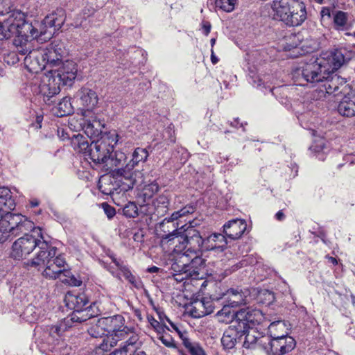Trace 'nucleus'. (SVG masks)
Here are the masks:
<instances>
[{"label":"nucleus","mask_w":355,"mask_h":355,"mask_svg":"<svg viewBox=\"0 0 355 355\" xmlns=\"http://www.w3.org/2000/svg\"><path fill=\"white\" fill-rule=\"evenodd\" d=\"M6 60L8 64L14 65L19 62V58L18 57V55L15 53H10L8 55V56L6 58Z\"/></svg>","instance_id":"nucleus-60"},{"label":"nucleus","mask_w":355,"mask_h":355,"mask_svg":"<svg viewBox=\"0 0 355 355\" xmlns=\"http://www.w3.org/2000/svg\"><path fill=\"white\" fill-rule=\"evenodd\" d=\"M60 85L48 72L41 79L38 86V94L43 98L46 104L51 105L54 102L53 98L60 92Z\"/></svg>","instance_id":"nucleus-13"},{"label":"nucleus","mask_w":355,"mask_h":355,"mask_svg":"<svg viewBox=\"0 0 355 355\" xmlns=\"http://www.w3.org/2000/svg\"><path fill=\"white\" fill-rule=\"evenodd\" d=\"M119 175L114 178L113 185L116 187L118 196L123 195L125 192L131 190L135 184V179L132 176L130 172L117 173Z\"/></svg>","instance_id":"nucleus-22"},{"label":"nucleus","mask_w":355,"mask_h":355,"mask_svg":"<svg viewBox=\"0 0 355 355\" xmlns=\"http://www.w3.org/2000/svg\"><path fill=\"white\" fill-rule=\"evenodd\" d=\"M181 234L179 236L184 239V241L180 242L179 244H189L191 242L196 243L197 244H203L204 240L200 235V233L196 230L193 229L192 226L188 227L187 229H184L183 231L180 230Z\"/></svg>","instance_id":"nucleus-35"},{"label":"nucleus","mask_w":355,"mask_h":355,"mask_svg":"<svg viewBox=\"0 0 355 355\" xmlns=\"http://www.w3.org/2000/svg\"><path fill=\"white\" fill-rule=\"evenodd\" d=\"M100 318L98 320L95 325L92 326L88 329V334L93 338H103L104 336L107 337L106 331L103 327L100 326Z\"/></svg>","instance_id":"nucleus-50"},{"label":"nucleus","mask_w":355,"mask_h":355,"mask_svg":"<svg viewBox=\"0 0 355 355\" xmlns=\"http://www.w3.org/2000/svg\"><path fill=\"white\" fill-rule=\"evenodd\" d=\"M58 278L63 284L71 286H80L82 284L80 279L76 277L70 270L66 268L62 269L60 277Z\"/></svg>","instance_id":"nucleus-41"},{"label":"nucleus","mask_w":355,"mask_h":355,"mask_svg":"<svg viewBox=\"0 0 355 355\" xmlns=\"http://www.w3.org/2000/svg\"><path fill=\"white\" fill-rule=\"evenodd\" d=\"M100 324L107 333V338H103L98 346L102 351L110 350L119 340L124 339L130 331L129 327L125 325V318L121 315L101 318Z\"/></svg>","instance_id":"nucleus-3"},{"label":"nucleus","mask_w":355,"mask_h":355,"mask_svg":"<svg viewBox=\"0 0 355 355\" xmlns=\"http://www.w3.org/2000/svg\"><path fill=\"white\" fill-rule=\"evenodd\" d=\"M324 87L325 92L329 95L343 96L338 105L340 115L345 117L355 116V87L352 83L338 75H334Z\"/></svg>","instance_id":"nucleus-2"},{"label":"nucleus","mask_w":355,"mask_h":355,"mask_svg":"<svg viewBox=\"0 0 355 355\" xmlns=\"http://www.w3.org/2000/svg\"><path fill=\"white\" fill-rule=\"evenodd\" d=\"M249 295L250 291L248 288L236 286L219 293L218 296L216 297V299H223L232 307H237L246 304V298Z\"/></svg>","instance_id":"nucleus-15"},{"label":"nucleus","mask_w":355,"mask_h":355,"mask_svg":"<svg viewBox=\"0 0 355 355\" xmlns=\"http://www.w3.org/2000/svg\"><path fill=\"white\" fill-rule=\"evenodd\" d=\"M123 215L128 218H135L138 216V208L135 202H128L123 208Z\"/></svg>","instance_id":"nucleus-51"},{"label":"nucleus","mask_w":355,"mask_h":355,"mask_svg":"<svg viewBox=\"0 0 355 355\" xmlns=\"http://www.w3.org/2000/svg\"><path fill=\"white\" fill-rule=\"evenodd\" d=\"M306 19V10L305 4L302 1H297L291 6V9L286 20V26H298Z\"/></svg>","instance_id":"nucleus-19"},{"label":"nucleus","mask_w":355,"mask_h":355,"mask_svg":"<svg viewBox=\"0 0 355 355\" xmlns=\"http://www.w3.org/2000/svg\"><path fill=\"white\" fill-rule=\"evenodd\" d=\"M184 248V252H180L178 253V260L183 263V266L188 264L189 272L186 275V277H191L192 279H201L199 273V268L205 265V259L202 258V250L200 249V245H195L194 247H190L187 248V245H182ZM203 247V245H201Z\"/></svg>","instance_id":"nucleus-7"},{"label":"nucleus","mask_w":355,"mask_h":355,"mask_svg":"<svg viewBox=\"0 0 355 355\" xmlns=\"http://www.w3.org/2000/svg\"><path fill=\"white\" fill-rule=\"evenodd\" d=\"M27 226L31 229L29 232H24V241L32 243L33 244H40L42 241L44 244H49L43 239L42 230L39 227H34L33 223L28 220L26 216H24V227Z\"/></svg>","instance_id":"nucleus-24"},{"label":"nucleus","mask_w":355,"mask_h":355,"mask_svg":"<svg viewBox=\"0 0 355 355\" xmlns=\"http://www.w3.org/2000/svg\"><path fill=\"white\" fill-rule=\"evenodd\" d=\"M22 12L21 10L12 12L7 19L0 18V35L2 38L14 37L13 44L22 46Z\"/></svg>","instance_id":"nucleus-6"},{"label":"nucleus","mask_w":355,"mask_h":355,"mask_svg":"<svg viewBox=\"0 0 355 355\" xmlns=\"http://www.w3.org/2000/svg\"><path fill=\"white\" fill-rule=\"evenodd\" d=\"M5 218L0 222L1 227H7L9 233L18 235L17 231L21 229L22 215L7 211L5 212Z\"/></svg>","instance_id":"nucleus-23"},{"label":"nucleus","mask_w":355,"mask_h":355,"mask_svg":"<svg viewBox=\"0 0 355 355\" xmlns=\"http://www.w3.org/2000/svg\"><path fill=\"white\" fill-rule=\"evenodd\" d=\"M9 232L7 227H1L0 225V243L6 241V238L8 236Z\"/></svg>","instance_id":"nucleus-62"},{"label":"nucleus","mask_w":355,"mask_h":355,"mask_svg":"<svg viewBox=\"0 0 355 355\" xmlns=\"http://www.w3.org/2000/svg\"><path fill=\"white\" fill-rule=\"evenodd\" d=\"M159 189V186L155 182H153L146 185L144 187L142 193V196L144 197V202H146V200H150L155 193L158 192Z\"/></svg>","instance_id":"nucleus-48"},{"label":"nucleus","mask_w":355,"mask_h":355,"mask_svg":"<svg viewBox=\"0 0 355 355\" xmlns=\"http://www.w3.org/2000/svg\"><path fill=\"white\" fill-rule=\"evenodd\" d=\"M64 302L67 308L73 311L71 315L76 316L89 304V297L85 293L73 294L71 292L66 294Z\"/></svg>","instance_id":"nucleus-18"},{"label":"nucleus","mask_w":355,"mask_h":355,"mask_svg":"<svg viewBox=\"0 0 355 355\" xmlns=\"http://www.w3.org/2000/svg\"><path fill=\"white\" fill-rule=\"evenodd\" d=\"M247 224L244 220L236 218L229 220L223 225V233H214L207 238L209 243L225 242L227 243V239L235 241L239 239L246 230Z\"/></svg>","instance_id":"nucleus-8"},{"label":"nucleus","mask_w":355,"mask_h":355,"mask_svg":"<svg viewBox=\"0 0 355 355\" xmlns=\"http://www.w3.org/2000/svg\"><path fill=\"white\" fill-rule=\"evenodd\" d=\"M116 142L117 140L107 135L92 141L86 159H89L95 166L103 167L107 158L113 153Z\"/></svg>","instance_id":"nucleus-5"},{"label":"nucleus","mask_w":355,"mask_h":355,"mask_svg":"<svg viewBox=\"0 0 355 355\" xmlns=\"http://www.w3.org/2000/svg\"><path fill=\"white\" fill-rule=\"evenodd\" d=\"M214 310V306L212 302L203 298L200 301L195 302L190 312L192 317L200 318L212 313Z\"/></svg>","instance_id":"nucleus-29"},{"label":"nucleus","mask_w":355,"mask_h":355,"mask_svg":"<svg viewBox=\"0 0 355 355\" xmlns=\"http://www.w3.org/2000/svg\"><path fill=\"white\" fill-rule=\"evenodd\" d=\"M113 178L103 177L98 182L99 191L105 195H110L112 198L116 195L118 196L116 188L113 185Z\"/></svg>","instance_id":"nucleus-38"},{"label":"nucleus","mask_w":355,"mask_h":355,"mask_svg":"<svg viewBox=\"0 0 355 355\" xmlns=\"http://www.w3.org/2000/svg\"><path fill=\"white\" fill-rule=\"evenodd\" d=\"M53 110L55 114L59 117L72 114L73 111L70 98L64 97L54 107Z\"/></svg>","instance_id":"nucleus-39"},{"label":"nucleus","mask_w":355,"mask_h":355,"mask_svg":"<svg viewBox=\"0 0 355 355\" xmlns=\"http://www.w3.org/2000/svg\"><path fill=\"white\" fill-rule=\"evenodd\" d=\"M66 14L63 8H57L44 17L40 24V34L44 39H50L60 30L65 22Z\"/></svg>","instance_id":"nucleus-9"},{"label":"nucleus","mask_w":355,"mask_h":355,"mask_svg":"<svg viewBox=\"0 0 355 355\" xmlns=\"http://www.w3.org/2000/svg\"><path fill=\"white\" fill-rule=\"evenodd\" d=\"M148 155V152L146 148H136L132 155V159L125 165L126 168L128 171H132L140 162H145Z\"/></svg>","instance_id":"nucleus-36"},{"label":"nucleus","mask_w":355,"mask_h":355,"mask_svg":"<svg viewBox=\"0 0 355 355\" xmlns=\"http://www.w3.org/2000/svg\"><path fill=\"white\" fill-rule=\"evenodd\" d=\"M275 300V296L274 292L268 289H261L259 291L257 296L258 303L267 306L272 304Z\"/></svg>","instance_id":"nucleus-42"},{"label":"nucleus","mask_w":355,"mask_h":355,"mask_svg":"<svg viewBox=\"0 0 355 355\" xmlns=\"http://www.w3.org/2000/svg\"><path fill=\"white\" fill-rule=\"evenodd\" d=\"M191 355H206L204 349L198 343L187 350Z\"/></svg>","instance_id":"nucleus-58"},{"label":"nucleus","mask_w":355,"mask_h":355,"mask_svg":"<svg viewBox=\"0 0 355 355\" xmlns=\"http://www.w3.org/2000/svg\"><path fill=\"white\" fill-rule=\"evenodd\" d=\"M250 83L257 87H260L263 85L262 80L259 76H251Z\"/></svg>","instance_id":"nucleus-61"},{"label":"nucleus","mask_w":355,"mask_h":355,"mask_svg":"<svg viewBox=\"0 0 355 355\" xmlns=\"http://www.w3.org/2000/svg\"><path fill=\"white\" fill-rule=\"evenodd\" d=\"M129 332L125 335V338L128 337V340L124 342V345L120 347V349L125 354L130 351L134 350L135 345L139 340V336L134 331V328L129 327Z\"/></svg>","instance_id":"nucleus-40"},{"label":"nucleus","mask_w":355,"mask_h":355,"mask_svg":"<svg viewBox=\"0 0 355 355\" xmlns=\"http://www.w3.org/2000/svg\"><path fill=\"white\" fill-rule=\"evenodd\" d=\"M44 119L43 111L37 108L30 110L26 118V132L29 138L38 139L41 135L39 130L42 128V123Z\"/></svg>","instance_id":"nucleus-16"},{"label":"nucleus","mask_w":355,"mask_h":355,"mask_svg":"<svg viewBox=\"0 0 355 355\" xmlns=\"http://www.w3.org/2000/svg\"><path fill=\"white\" fill-rule=\"evenodd\" d=\"M179 337L182 341L183 345L185 347V348L188 350L189 347H191L193 345H194L196 343H192L189 338L187 336V332L185 331H182L180 329V333L178 334Z\"/></svg>","instance_id":"nucleus-55"},{"label":"nucleus","mask_w":355,"mask_h":355,"mask_svg":"<svg viewBox=\"0 0 355 355\" xmlns=\"http://www.w3.org/2000/svg\"><path fill=\"white\" fill-rule=\"evenodd\" d=\"M223 306L221 310L218 311L217 313L218 315H224L227 319L230 320L233 324H236V316L235 314L238 313V311H235L234 310H231L232 308L229 304L223 302Z\"/></svg>","instance_id":"nucleus-47"},{"label":"nucleus","mask_w":355,"mask_h":355,"mask_svg":"<svg viewBox=\"0 0 355 355\" xmlns=\"http://www.w3.org/2000/svg\"><path fill=\"white\" fill-rule=\"evenodd\" d=\"M202 32L205 35H208L211 31V25L210 22L204 21L202 24Z\"/></svg>","instance_id":"nucleus-63"},{"label":"nucleus","mask_w":355,"mask_h":355,"mask_svg":"<svg viewBox=\"0 0 355 355\" xmlns=\"http://www.w3.org/2000/svg\"><path fill=\"white\" fill-rule=\"evenodd\" d=\"M195 211L196 206L187 205L181 209L174 211L170 217L165 218L156 225V234L162 239H168L169 241L175 237H179L181 234L180 230L184 229L185 225H182L179 228V223L175 220L188 214H193Z\"/></svg>","instance_id":"nucleus-4"},{"label":"nucleus","mask_w":355,"mask_h":355,"mask_svg":"<svg viewBox=\"0 0 355 355\" xmlns=\"http://www.w3.org/2000/svg\"><path fill=\"white\" fill-rule=\"evenodd\" d=\"M236 0H216L217 8L225 12H231L234 9Z\"/></svg>","instance_id":"nucleus-54"},{"label":"nucleus","mask_w":355,"mask_h":355,"mask_svg":"<svg viewBox=\"0 0 355 355\" xmlns=\"http://www.w3.org/2000/svg\"><path fill=\"white\" fill-rule=\"evenodd\" d=\"M50 261L53 264H55L57 268H65V265L67 264L65 259L62 254H59L57 257L55 256Z\"/></svg>","instance_id":"nucleus-56"},{"label":"nucleus","mask_w":355,"mask_h":355,"mask_svg":"<svg viewBox=\"0 0 355 355\" xmlns=\"http://www.w3.org/2000/svg\"><path fill=\"white\" fill-rule=\"evenodd\" d=\"M48 246L46 245V247L42 248L37 254V257L31 261H28L26 265L27 266H43L45 267L47 265V262L50 261L56 254L55 247L48 248Z\"/></svg>","instance_id":"nucleus-25"},{"label":"nucleus","mask_w":355,"mask_h":355,"mask_svg":"<svg viewBox=\"0 0 355 355\" xmlns=\"http://www.w3.org/2000/svg\"><path fill=\"white\" fill-rule=\"evenodd\" d=\"M102 207L103 208L105 214H106L109 219L112 218L115 216L116 211L113 207L110 206L107 202H103L102 204Z\"/></svg>","instance_id":"nucleus-59"},{"label":"nucleus","mask_w":355,"mask_h":355,"mask_svg":"<svg viewBox=\"0 0 355 355\" xmlns=\"http://www.w3.org/2000/svg\"><path fill=\"white\" fill-rule=\"evenodd\" d=\"M66 54V49L63 42L54 40L50 43L41 53V58L46 65V68L53 69L59 66Z\"/></svg>","instance_id":"nucleus-11"},{"label":"nucleus","mask_w":355,"mask_h":355,"mask_svg":"<svg viewBox=\"0 0 355 355\" xmlns=\"http://www.w3.org/2000/svg\"><path fill=\"white\" fill-rule=\"evenodd\" d=\"M100 249L112 259L113 263H114L118 268L121 267V265L120 264L119 261L114 257V253L111 252L110 249L107 248L105 245H100Z\"/></svg>","instance_id":"nucleus-57"},{"label":"nucleus","mask_w":355,"mask_h":355,"mask_svg":"<svg viewBox=\"0 0 355 355\" xmlns=\"http://www.w3.org/2000/svg\"><path fill=\"white\" fill-rule=\"evenodd\" d=\"M81 105L87 111H92L98 104V97L95 91L87 87H82L79 92Z\"/></svg>","instance_id":"nucleus-28"},{"label":"nucleus","mask_w":355,"mask_h":355,"mask_svg":"<svg viewBox=\"0 0 355 355\" xmlns=\"http://www.w3.org/2000/svg\"><path fill=\"white\" fill-rule=\"evenodd\" d=\"M67 324L64 321L55 325L46 327V331L49 333V336L53 338H58L62 335L67 330Z\"/></svg>","instance_id":"nucleus-45"},{"label":"nucleus","mask_w":355,"mask_h":355,"mask_svg":"<svg viewBox=\"0 0 355 355\" xmlns=\"http://www.w3.org/2000/svg\"><path fill=\"white\" fill-rule=\"evenodd\" d=\"M182 245H175V248L173 250L171 254V257H172V260L174 262L171 265V270L174 272L173 273H184V275H187L189 272V268L188 264L183 266L182 262H180L178 259V253L180 252H184L183 248H182Z\"/></svg>","instance_id":"nucleus-37"},{"label":"nucleus","mask_w":355,"mask_h":355,"mask_svg":"<svg viewBox=\"0 0 355 355\" xmlns=\"http://www.w3.org/2000/svg\"><path fill=\"white\" fill-rule=\"evenodd\" d=\"M39 26L40 27V24L38 21L27 19L24 12V41L31 42L39 37L44 36L40 34V30H38Z\"/></svg>","instance_id":"nucleus-27"},{"label":"nucleus","mask_w":355,"mask_h":355,"mask_svg":"<svg viewBox=\"0 0 355 355\" xmlns=\"http://www.w3.org/2000/svg\"><path fill=\"white\" fill-rule=\"evenodd\" d=\"M168 331L167 329H165L163 333L158 334V338L166 347H175V340Z\"/></svg>","instance_id":"nucleus-53"},{"label":"nucleus","mask_w":355,"mask_h":355,"mask_svg":"<svg viewBox=\"0 0 355 355\" xmlns=\"http://www.w3.org/2000/svg\"><path fill=\"white\" fill-rule=\"evenodd\" d=\"M245 340L243 343V347L245 348H253L254 345H262L265 344L263 342L264 337L258 338L254 334H251L250 331L248 330L245 334Z\"/></svg>","instance_id":"nucleus-44"},{"label":"nucleus","mask_w":355,"mask_h":355,"mask_svg":"<svg viewBox=\"0 0 355 355\" xmlns=\"http://www.w3.org/2000/svg\"><path fill=\"white\" fill-rule=\"evenodd\" d=\"M268 340L267 347L264 349L270 352L274 355H284L291 352L296 346V341L288 334L283 337L273 339L266 338Z\"/></svg>","instance_id":"nucleus-14"},{"label":"nucleus","mask_w":355,"mask_h":355,"mask_svg":"<svg viewBox=\"0 0 355 355\" xmlns=\"http://www.w3.org/2000/svg\"><path fill=\"white\" fill-rule=\"evenodd\" d=\"M320 15L322 19L327 17L328 19L331 18V9L328 7H324L320 11Z\"/></svg>","instance_id":"nucleus-64"},{"label":"nucleus","mask_w":355,"mask_h":355,"mask_svg":"<svg viewBox=\"0 0 355 355\" xmlns=\"http://www.w3.org/2000/svg\"><path fill=\"white\" fill-rule=\"evenodd\" d=\"M24 67L32 74H37L46 69V65L41 58V53L35 50L31 51L24 58Z\"/></svg>","instance_id":"nucleus-20"},{"label":"nucleus","mask_w":355,"mask_h":355,"mask_svg":"<svg viewBox=\"0 0 355 355\" xmlns=\"http://www.w3.org/2000/svg\"><path fill=\"white\" fill-rule=\"evenodd\" d=\"M15 205L10 190L6 187H0V211L4 214L7 211H12Z\"/></svg>","instance_id":"nucleus-31"},{"label":"nucleus","mask_w":355,"mask_h":355,"mask_svg":"<svg viewBox=\"0 0 355 355\" xmlns=\"http://www.w3.org/2000/svg\"><path fill=\"white\" fill-rule=\"evenodd\" d=\"M243 331L237 329L236 324L230 325L227 330L225 331L221 338V343L225 349H233L238 341L244 336Z\"/></svg>","instance_id":"nucleus-21"},{"label":"nucleus","mask_w":355,"mask_h":355,"mask_svg":"<svg viewBox=\"0 0 355 355\" xmlns=\"http://www.w3.org/2000/svg\"><path fill=\"white\" fill-rule=\"evenodd\" d=\"M347 19V12L341 10L336 11L333 16V21L336 29L338 31L346 29Z\"/></svg>","instance_id":"nucleus-43"},{"label":"nucleus","mask_w":355,"mask_h":355,"mask_svg":"<svg viewBox=\"0 0 355 355\" xmlns=\"http://www.w3.org/2000/svg\"><path fill=\"white\" fill-rule=\"evenodd\" d=\"M147 319L150 326L155 329L157 334L163 333L165 329L172 331L166 324H162L161 320L157 321L153 315H148Z\"/></svg>","instance_id":"nucleus-49"},{"label":"nucleus","mask_w":355,"mask_h":355,"mask_svg":"<svg viewBox=\"0 0 355 355\" xmlns=\"http://www.w3.org/2000/svg\"><path fill=\"white\" fill-rule=\"evenodd\" d=\"M235 316L237 329L244 334L250 329L253 331L264 319L263 314L259 309H242L238 311Z\"/></svg>","instance_id":"nucleus-10"},{"label":"nucleus","mask_w":355,"mask_h":355,"mask_svg":"<svg viewBox=\"0 0 355 355\" xmlns=\"http://www.w3.org/2000/svg\"><path fill=\"white\" fill-rule=\"evenodd\" d=\"M126 159L127 157L124 153L121 151H113L107 158L102 168L107 172L113 171H116V173L130 172V171H128L125 167V165L128 164Z\"/></svg>","instance_id":"nucleus-17"},{"label":"nucleus","mask_w":355,"mask_h":355,"mask_svg":"<svg viewBox=\"0 0 355 355\" xmlns=\"http://www.w3.org/2000/svg\"><path fill=\"white\" fill-rule=\"evenodd\" d=\"M77 64L70 60L63 62L58 69H50L49 73L60 86L71 87L77 76Z\"/></svg>","instance_id":"nucleus-12"},{"label":"nucleus","mask_w":355,"mask_h":355,"mask_svg":"<svg viewBox=\"0 0 355 355\" xmlns=\"http://www.w3.org/2000/svg\"><path fill=\"white\" fill-rule=\"evenodd\" d=\"M157 313L158 315L159 320L162 321V324H165V322H167V323H168L171 325V329L173 331H175L177 334L180 333L181 326L179 325L178 324L172 322L164 311L157 310Z\"/></svg>","instance_id":"nucleus-52"},{"label":"nucleus","mask_w":355,"mask_h":355,"mask_svg":"<svg viewBox=\"0 0 355 355\" xmlns=\"http://www.w3.org/2000/svg\"><path fill=\"white\" fill-rule=\"evenodd\" d=\"M105 127L104 121L94 119L87 121L84 123L83 130L87 137L91 140L92 138H98L102 135V129Z\"/></svg>","instance_id":"nucleus-30"},{"label":"nucleus","mask_w":355,"mask_h":355,"mask_svg":"<svg viewBox=\"0 0 355 355\" xmlns=\"http://www.w3.org/2000/svg\"><path fill=\"white\" fill-rule=\"evenodd\" d=\"M345 49H334L322 52L318 57L311 58L308 62H301L292 71V77L297 85L323 83L320 89V97L325 96L324 85L331 80L334 72L349 58L345 57Z\"/></svg>","instance_id":"nucleus-1"},{"label":"nucleus","mask_w":355,"mask_h":355,"mask_svg":"<svg viewBox=\"0 0 355 355\" xmlns=\"http://www.w3.org/2000/svg\"><path fill=\"white\" fill-rule=\"evenodd\" d=\"M101 314V310L98 308L96 302H92L87 304L82 311L79 312V315H70V320L73 322L81 323L88 320L90 318L98 316Z\"/></svg>","instance_id":"nucleus-26"},{"label":"nucleus","mask_w":355,"mask_h":355,"mask_svg":"<svg viewBox=\"0 0 355 355\" xmlns=\"http://www.w3.org/2000/svg\"><path fill=\"white\" fill-rule=\"evenodd\" d=\"M63 268H57L55 264L51 261L47 262V265L43 271V275L47 278L55 279L60 277V273Z\"/></svg>","instance_id":"nucleus-46"},{"label":"nucleus","mask_w":355,"mask_h":355,"mask_svg":"<svg viewBox=\"0 0 355 355\" xmlns=\"http://www.w3.org/2000/svg\"><path fill=\"white\" fill-rule=\"evenodd\" d=\"M169 205L170 197L167 193L159 195L153 200V205L155 208V214L157 216H164L168 211Z\"/></svg>","instance_id":"nucleus-34"},{"label":"nucleus","mask_w":355,"mask_h":355,"mask_svg":"<svg viewBox=\"0 0 355 355\" xmlns=\"http://www.w3.org/2000/svg\"><path fill=\"white\" fill-rule=\"evenodd\" d=\"M270 338L283 337L289 334L288 325L284 320H277L271 322L268 327Z\"/></svg>","instance_id":"nucleus-32"},{"label":"nucleus","mask_w":355,"mask_h":355,"mask_svg":"<svg viewBox=\"0 0 355 355\" xmlns=\"http://www.w3.org/2000/svg\"><path fill=\"white\" fill-rule=\"evenodd\" d=\"M71 145L75 150L85 154L87 157L90 147L87 137H86L81 134L73 135L71 137Z\"/></svg>","instance_id":"nucleus-33"}]
</instances>
